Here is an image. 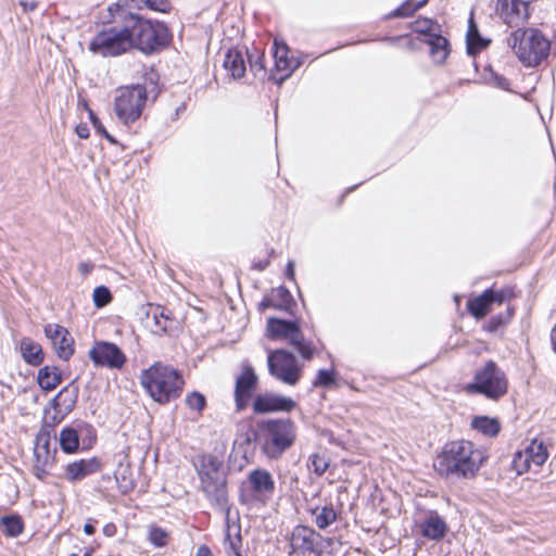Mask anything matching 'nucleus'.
I'll list each match as a JSON object with an SVG mask.
<instances>
[{
    "mask_svg": "<svg viewBox=\"0 0 556 556\" xmlns=\"http://www.w3.org/2000/svg\"><path fill=\"white\" fill-rule=\"evenodd\" d=\"M90 113V121L91 123L93 124V121H100L92 111L89 112Z\"/></svg>",
    "mask_w": 556,
    "mask_h": 556,
    "instance_id": "obj_64",
    "label": "nucleus"
},
{
    "mask_svg": "<svg viewBox=\"0 0 556 556\" xmlns=\"http://www.w3.org/2000/svg\"><path fill=\"white\" fill-rule=\"evenodd\" d=\"M198 475L201 482V491L211 506L225 516L229 515L230 504L223 460L212 454L200 456Z\"/></svg>",
    "mask_w": 556,
    "mask_h": 556,
    "instance_id": "obj_2",
    "label": "nucleus"
},
{
    "mask_svg": "<svg viewBox=\"0 0 556 556\" xmlns=\"http://www.w3.org/2000/svg\"><path fill=\"white\" fill-rule=\"evenodd\" d=\"M225 522H226V535H225V542H224L225 545L236 556H242L241 551H240L241 544H242L240 525L236 521H231L230 514L225 516Z\"/></svg>",
    "mask_w": 556,
    "mask_h": 556,
    "instance_id": "obj_26",
    "label": "nucleus"
},
{
    "mask_svg": "<svg viewBox=\"0 0 556 556\" xmlns=\"http://www.w3.org/2000/svg\"><path fill=\"white\" fill-rule=\"evenodd\" d=\"M313 470L316 475L321 476L329 467V463L324 456L319 454H313L311 457Z\"/></svg>",
    "mask_w": 556,
    "mask_h": 556,
    "instance_id": "obj_44",
    "label": "nucleus"
},
{
    "mask_svg": "<svg viewBox=\"0 0 556 556\" xmlns=\"http://www.w3.org/2000/svg\"><path fill=\"white\" fill-rule=\"evenodd\" d=\"M551 341L553 344V349L556 352V325L553 327V329L551 331Z\"/></svg>",
    "mask_w": 556,
    "mask_h": 556,
    "instance_id": "obj_59",
    "label": "nucleus"
},
{
    "mask_svg": "<svg viewBox=\"0 0 556 556\" xmlns=\"http://www.w3.org/2000/svg\"><path fill=\"white\" fill-rule=\"evenodd\" d=\"M88 355L97 367L121 369L127 362L125 353L116 344L108 341L94 342Z\"/></svg>",
    "mask_w": 556,
    "mask_h": 556,
    "instance_id": "obj_14",
    "label": "nucleus"
},
{
    "mask_svg": "<svg viewBox=\"0 0 556 556\" xmlns=\"http://www.w3.org/2000/svg\"><path fill=\"white\" fill-rule=\"evenodd\" d=\"M274 47L275 70L277 74H273L271 79L275 84L281 85L300 66V62L288 56L289 48L286 43H278L275 40Z\"/></svg>",
    "mask_w": 556,
    "mask_h": 556,
    "instance_id": "obj_18",
    "label": "nucleus"
},
{
    "mask_svg": "<svg viewBox=\"0 0 556 556\" xmlns=\"http://www.w3.org/2000/svg\"><path fill=\"white\" fill-rule=\"evenodd\" d=\"M295 438V425L291 419H276L262 425L255 441L267 457L277 459L292 446Z\"/></svg>",
    "mask_w": 556,
    "mask_h": 556,
    "instance_id": "obj_5",
    "label": "nucleus"
},
{
    "mask_svg": "<svg viewBox=\"0 0 556 556\" xmlns=\"http://www.w3.org/2000/svg\"><path fill=\"white\" fill-rule=\"evenodd\" d=\"M84 532L88 535H91L96 532V528L91 523H86L84 526Z\"/></svg>",
    "mask_w": 556,
    "mask_h": 556,
    "instance_id": "obj_58",
    "label": "nucleus"
},
{
    "mask_svg": "<svg viewBox=\"0 0 556 556\" xmlns=\"http://www.w3.org/2000/svg\"><path fill=\"white\" fill-rule=\"evenodd\" d=\"M420 531L426 539L440 541L447 532V525L437 511H430L428 517L420 523Z\"/></svg>",
    "mask_w": 556,
    "mask_h": 556,
    "instance_id": "obj_23",
    "label": "nucleus"
},
{
    "mask_svg": "<svg viewBox=\"0 0 556 556\" xmlns=\"http://www.w3.org/2000/svg\"><path fill=\"white\" fill-rule=\"evenodd\" d=\"M21 353L23 359L31 366H38L43 362L41 345L30 338H24L21 340Z\"/></svg>",
    "mask_w": 556,
    "mask_h": 556,
    "instance_id": "obj_30",
    "label": "nucleus"
},
{
    "mask_svg": "<svg viewBox=\"0 0 556 556\" xmlns=\"http://www.w3.org/2000/svg\"><path fill=\"white\" fill-rule=\"evenodd\" d=\"M60 446L64 453L71 454L79 447V435L76 429L65 427L62 429L59 438Z\"/></svg>",
    "mask_w": 556,
    "mask_h": 556,
    "instance_id": "obj_36",
    "label": "nucleus"
},
{
    "mask_svg": "<svg viewBox=\"0 0 556 556\" xmlns=\"http://www.w3.org/2000/svg\"><path fill=\"white\" fill-rule=\"evenodd\" d=\"M426 3H427V0H421V1L417 2L416 4H414V8L417 11V10L421 9Z\"/></svg>",
    "mask_w": 556,
    "mask_h": 556,
    "instance_id": "obj_60",
    "label": "nucleus"
},
{
    "mask_svg": "<svg viewBox=\"0 0 556 556\" xmlns=\"http://www.w3.org/2000/svg\"><path fill=\"white\" fill-rule=\"evenodd\" d=\"M223 66L233 79L242 78L247 72L243 53L238 49L227 51Z\"/></svg>",
    "mask_w": 556,
    "mask_h": 556,
    "instance_id": "obj_25",
    "label": "nucleus"
},
{
    "mask_svg": "<svg viewBox=\"0 0 556 556\" xmlns=\"http://www.w3.org/2000/svg\"><path fill=\"white\" fill-rule=\"evenodd\" d=\"M100 467V462L96 457L79 459L66 465L64 476L70 482H77L99 471Z\"/></svg>",
    "mask_w": 556,
    "mask_h": 556,
    "instance_id": "obj_21",
    "label": "nucleus"
},
{
    "mask_svg": "<svg viewBox=\"0 0 556 556\" xmlns=\"http://www.w3.org/2000/svg\"><path fill=\"white\" fill-rule=\"evenodd\" d=\"M273 299L277 304V308L287 309L292 302L290 291L285 287H278L273 290Z\"/></svg>",
    "mask_w": 556,
    "mask_h": 556,
    "instance_id": "obj_39",
    "label": "nucleus"
},
{
    "mask_svg": "<svg viewBox=\"0 0 556 556\" xmlns=\"http://www.w3.org/2000/svg\"><path fill=\"white\" fill-rule=\"evenodd\" d=\"M20 5L23 8L24 12H31L35 9H37L38 3L36 1H33V2L20 1Z\"/></svg>",
    "mask_w": 556,
    "mask_h": 556,
    "instance_id": "obj_52",
    "label": "nucleus"
},
{
    "mask_svg": "<svg viewBox=\"0 0 556 556\" xmlns=\"http://www.w3.org/2000/svg\"><path fill=\"white\" fill-rule=\"evenodd\" d=\"M195 556H214V555L208 546L201 545L198 547Z\"/></svg>",
    "mask_w": 556,
    "mask_h": 556,
    "instance_id": "obj_54",
    "label": "nucleus"
},
{
    "mask_svg": "<svg viewBox=\"0 0 556 556\" xmlns=\"http://www.w3.org/2000/svg\"><path fill=\"white\" fill-rule=\"evenodd\" d=\"M250 67L254 75H257L258 72L265 71V66L260 56L255 61L250 59Z\"/></svg>",
    "mask_w": 556,
    "mask_h": 556,
    "instance_id": "obj_50",
    "label": "nucleus"
},
{
    "mask_svg": "<svg viewBox=\"0 0 556 556\" xmlns=\"http://www.w3.org/2000/svg\"><path fill=\"white\" fill-rule=\"evenodd\" d=\"M517 59L526 67H536L547 59L551 42L536 28H517L506 39Z\"/></svg>",
    "mask_w": 556,
    "mask_h": 556,
    "instance_id": "obj_4",
    "label": "nucleus"
},
{
    "mask_svg": "<svg viewBox=\"0 0 556 556\" xmlns=\"http://www.w3.org/2000/svg\"><path fill=\"white\" fill-rule=\"evenodd\" d=\"M548 457V452L543 442L533 440L523 453L516 454L513 460V466L518 475L528 471L531 464L536 467L542 466Z\"/></svg>",
    "mask_w": 556,
    "mask_h": 556,
    "instance_id": "obj_16",
    "label": "nucleus"
},
{
    "mask_svg": "<svg viewBox=\"0 0 556 556\" xmlns=\"http://www.w3.org/2000/svg\"><path fill=\"white\" fill-rule=\"evenodd\" d=\"M333 543L332 538H326L307 526H296L290 538L292 552L304 556H323L325 553H330Z\"/></svg>",
    "mask_w": 556,
    "mask_h": 556,
    "instance_id": "obj_10",
    "label": "nucleus"
},
{
    "mask_svg": "<svg viewBox=\"0 0 556 556\" xmlns=\"http://www.w3.org/2000/svg\"><path fill=\"white\" fill-rule=\"evenodd\" d=\"M511 315H513V313L508 309L506 315L498 314L496 316L491 317V319L489 320V324L486 326L488 330L489 331L497 330L501 326H503L511 317Z\"/></svg>",
    "mask_w": 556,
    "mask_h": 556,
    "instance_id": "obj_45",
    "label": "nucleus"
},
{
    "mask_svg": "<svg viewBox=\"0 0 556 556\" xmlns=\"http://www.w3.org/2000/svg\"><path fill=\"white\" fill-rule=\"evenodd\" d=\"M296 403L291 397L275 393H264L255 396L253 410L255 414H267L273 412H291Z\"/></svg>",
    "mask_w": 556,
    "mask_h": 556,
    "instance_id": "obj_19",
    "label": "nucleus"
},
{
    "mask_svg": "<svg viewBox=\"0 0 556 556\" xmlns=\"http://www.w3.org/2000/svg\"><path fill=\"white\" fill-rule=\"evenodd\" d=\"M90 113V121L91 123L93 124V121H100L92 111L89 112Z\"/></svg>",
    "mask_w": 556,
    "mask_h": 556,
    "instance_id": "obj_63",
    "label": "nucleus"
},
{
    "mask_svg": "<svg viewBox=\"0 0 556 556\" xmlns=\"http://www.w3.org/2000/svg\"><path fill=\"white\" fill-rule=\"evenodd\" d=\"M269 374L281 382L295 386L301 377L296 357L286 350L269 351L267 357Z\"/></svg>",
    "mask_w": 556,
    "mask_h": 556,
    "instance_id": "obj_13",
    "label": "nucleus"
},
{
    "mask_svg": "<svg viewBox=\"0 0 556 556\" xmlns=\"http://www.w3.org/2000/svg\"><path fill=\"white\" fill-rule=\"evenodd\" d=\"M53 434V427L50 425H45L40 428L37 437L36 444L34 448L35 464L33 467V472L39 480L43 481L48 475L49 469L55 463L56 448L50 447Z\"/></svg>",
    "mask_w": 556,
    "mask_h": 556,
    "instance_id": "obj_12",
    "label": "nucleus"
},
{
    "mask_svg": "<svg viewBox=\"0 0 556 556\" xmlns=\"http://www.w3.org/2000/svg\"><path fill=\"white\" fill-rule=\"evenodd\" d=\"M248 482L257 495H271L275 491V481L269 471L262 468L253 469L248 475Z\"/></svg>",
    "mask_w": 556,
    "mask_h": 556,
    "instance_id": "obj_22",
    "label": "nucleus"
},
{
    "mask_svg": "<svg viewBox=\"0 0 556 556\" xmlns=\"http://www.w3.org/2000/svg\"><path fill=\"white\" fill-rule=\"evenodd\" d=\"M45 334L51 341L56 355L68 361L74 353V340L66 328L56 324L45 326Z\"/></svg>",
    "mask_w": 556,
    "mask_h": 556,
    "instance_id": "obj_17",
    "label": "nucleus"
},
{
    "mask_svg": "<svg viewBox=\"0 0 556 556\" xmlns=\"http://www.w3.org/2000/svg\"><path fill=\"white\" fill-rule=\"evenodd\" d=\"M432 22L428 18L418 20L415 22V30L420 33H428L431 29Z\"/></svg>",
    "mask_w": 556,
    "mask_h": 556,
    "instance_id": "obj_48",
    "label": "nucleus"
},
{
    "mask_svg": "<svg viewBox=\"0 0 556 556\" xmlns=\"http://www.w3.org/2000/svg\"><path fill=\"white\" fill-rule=\"evenodd\" d=\"M486 456L472 442L455 440L444 444L434 462V469L445 479H472Z\"/></svg>",
    "mask_w": 556,
    "mask_h": 556,
    "instance_id": "obj_1",
    "label": "nucleus"
},
{
    "mask_svg": "<svg viewBox=\"0 0 556 556\" xmlns=\"http://www.w3.org/2000/svg\"><path fill=\"white\" fill-rule=\"evenodd\" d=\"M93 127L97 130V132L103 135L110 142H115V139L106 131V129L100 121H93Z\"/></svg>",
    "mask_w": 556,
    "mask_h": 556,
    "instance_id": "obj_49",
    "label": "nucleus"
},
{
    "mask_svg": "<svg viewBox=\"0 0 556 556\" xmlns=\"http://www.w3.org/2000/svg\"><path fill=\"white\" fill-rule=\"evenodd\" d=\"M486 292H491L492 295H490L489 301L491 304L497 303L502 304L507 299V293L504 290H493V289H486Z\"/></svg>",
    "mask_w": 556,
    "mask_h": 556,
    "instance_id": "obj_47",
    "label": "nucleus"
},
{
    "mask_svg": "<svg viewBox=\"0 0 556 556\" xmlns=\"http://www.w3.org/2000/svg\"><path fill=\"white\" fill-rule=\"evenodd\" d=\"M148 538L150 543L153 544L154 546L163 547L167 544L168 533L157 526H150Z\"/></svg>",
    "mask_w": 556,
    "mask_h": 556,
    "instance_id": "obj_41",
    "label": "nucleus"
},
{
    "mask_svg": "<svg viewBox=\"0 0 556 556\" xmlns=\"http://www.w3.org/2000/svg\"><path fill=\"white\" fill-rule=\"evenodd\" d=\"M260 307L262 311L268 307H277L276 302H274V299H263V301L260 303Z\"/></svg>",
    "mask_w": 556,
    "mask_h": 556,
    "instance_id": "obj_56",
    "label": "nucleus"
},
{
    "mask_svg": "<svg viewBox=\"0 0 556 556\" xmlns=\"http://www.w3.org/2000/svg\"><path fill=\"white\" fill-rule=\"evenodd\" d=\"M268 334L271 339L285 338L296 349L304 359L314 355V345L304 339L296 323L279 318H269L267 323Z\"/></svg>",
    "mask_w": 556,
    "mask_h": 556,
    "instance_id": "obj_11",
    "label": "nucleus"
},
{
    "mask_svg": "<svg viewBox=\"0 0 556 556\" xmlns=\"http://www.w3.org/2000/svg\"><path fill=\"white\" fill-rule=\"evenodd\" d=\"M309 513L314 517L316 527L321 530L328 528L338 519V513L331 503L311 508Z\"/></svg>",
    "mask_w": 556,
    "mask_h": 556,
    "instance_id": "obj_29",
    "label": "nucleus"
},
{
    "mask_svg": "<svg viewBox=\"0 0 556 556\" xmlns=\"http://www.w3.org/2000/svg\"><path fill=\"white\" fill-rule=\"evenodd\" d=\"M471 427L475 430H477L488 437H495V435H497V433L501 430L498 420L495 418H490L488 416L475 417L471 420Z\"/></svg>",
    "mask_w": 556,
    "mask_h": 556,
    "instance_id": "obj_35",
    "label": "nucleus"
},
{
    "mask_svg": "<svg viewBox=\"0 0 556 556\" xmlns=\"http://www.w3.org/2000/svg\"><path fill=\"white\" fill-rule=\"evenodd\" d=\"M257 383L258 377L253 367L249 363H244L235 384V402L238 412L248 407Z\"/></svg>",
    "mask_w": 556,
    "mask_h": 556,
    "instance_id": "obj_15",
    "label": "nucleus"
},
{
    "mask_svg": "<svg viewBox=\"0 0 556 556\" xmlns=\"http://www.w3.org/2000/svg\"><path fill=\"white\" fill-rule=\"evenodd\" d=\"M80 269H81V271H83L84 274H89V273L91 271V268H90V267H88V265H86V264H81V265H80Z\"/></svg>",
    "mask_w": 556,
    "mask_h": 556,
    "instance_id": "obj_61",
    "label": "nucleus"
},
{
    "mask_svg": "<svg viewBox=\"0 0 556 556\" xmlns=\"http://www.w3.org/2000/svg\"><path fill=\"white\" fill-rule=\"evenodd\" d=\"M334 384V375L332 370L320 369L313 382L314 387L329 388Z\"/></svg>",
    "mask_w": 556,
    "mask_h": 556,
    "instance_id": "obj_43",
    "label": "nucleus"
},
{
    "mask_svg": "<svg viewBox=\"0 0 556 556\" xmlns=\"http://www.w3.org/2000/svg\"><path fill=\"white\" fill-rule=\"evenodd\" d=\"M268 265V262H265L264 264L260 263L257 265H255V267L258 269V270H263L266 268V266Z\"/></svg>",
    "mask_w": 556,
    "mask_h": 556,
    "instance_id": "obj_62",
    "label": "nucleus"
},
{
    "mask_svg": "<svg viewBox=\"0 0 556 556\" xmlns=\"http://www.w3.org/2000/svg\"><path fill=\"white\" fill-rule=\"evenodd\" d=\"M491 40L483 38L478 26L471 15L468 21V29L466 34L467 52L469 55H476L490 45Z\"/></svg>",
    "mask_w": 556,
    "mask_h": 556,
    "instance_id": "obj_27",
    "label": "nucleus"
},
{
    "mask_svg": "<svg viewBox=\"0 0 556 556\" xmlns=\"http://www.w3.org/2000/svg\"><path fill=\"white\" fill-rule=\"evenodd\" d=\"M508 381L505 372L493 361L477 370L473 381L466 386L469 394H483L490 400H498L507 393Z\"/></svg>",
    "mask_w": 556,
    "mask_h": 556,
    "instance_id": "obj_7",
    "label": "nucleus"
},
{
    "mask_svg": "<svg viewBox=\"0 0 556 556\" xmlns=\"http://www.w3.org/2000/svg\"><path fill=\"white\" fill-rule=\"evenodd\" d=\"M0 521L3 526V532L8 536L16 538L23 532V521L18 516H5Z\"/></svg>",
    "mask_w": 556,
    "mask_h": 556,
    "instance_id": "obj_38",
    "label": "nucleus"
},
{
    "mask_svg": "<svg viewBox=\"0 0 556 556\" xmlns=\"http://www.w3.org/2000/svg\"><path fill=\"white\" fill-rule=\"evenodd\" d=\"M428 43L433 61L438 64L443 63L450 53L448 40L441 35H432Z\"/></svg>",
    "mask_w": 556,
    "mask_h": 556,
    "instance_id": "obj_33",
    "label": "nucleus"
},
{
    "mask_svg": "<svg viewBox=\"0 0 556 556\" xmlns=\"http://www.w3.org/2000/svg\"><path fill=\"white\" fill-rule=\"evenodd\" d=\"M62 382V372L55 366H43L38 370L37 383L46 391L54 390Z\"/></svg>",
    "mask_w": 556,
    "mask_h": 556,
    "instance_id": "obj_28",
    "label": "nucleus"
},
{
    "mask_svg": "<svg viewBox=\"0 0 556 556\" xmlns=\"http://www.w3.org/2000/svg\"><path fill=\"white\" fill-rule=\"evenodd\" d=\"M416 12L414 4L410 1H405L402 5L396 8L390 16L392 17H408Z\"/></svg>",
    "mask_w": 556,
    "mask_h": 556,
    "instance_id": "obj_46",
    "label": "nucleus"
},
{
    "mask_svg": "<svg viewBox=\"0 0 556 556\" xmlns=\"http://www.w3.org/2000/svg\"><path fill=\"white\" fill-rule=\"evenodd\" d=\"M103 534L109 538L114 536L116 534V526L112 522L106 523L103 527Z\"/></svg>",
    "mask_w": 556,
    "mask_h": 556,
    "instance_id": "obj_51",
    "label": "nucleus"
},
{
    "mask_svg": "<svg viewBox=\"0 0 556 556\" xmlns=\"http://www.w3.org/2000/svg\"><path fill=\"white\" fill-rule=\"evenodd\" d=\"M115 480L123 494L131 492L136 486L134 472L129 464H119L115 470Z\"/></svg>",
    "mask_w": 556,
    "mask_h": 556,
    "instance_id": "obj_32",
    "label": "nucleus"
},
{
    "mask_svg": "<svg viewBox=\"0 0 556 556\" xmlns=\"http://www.w3.org/2000/svg\"><path fill=\"white\" fill-rule=\"evenodd\" d=\"M132 48L128 20L125 26H112L94 36L89 49L102 56H116Z\"/></svg>",
    "mask_w": 556,
    "mask_h": 556,
    "instance_id": "obj_8",
    "label": "nucleus"
},
{
    "mask_svg": "<svg viewBox=\"0 0 556 556\" xmlns=\"http://www.w3.org/2000/svg\"><path fill=\"white\" fill-rule=\"evenodd\" d=\"M529 3L521 0H502L500 15L509 26H517L529 17Z\"/></svg>",
    "mask_w": 556,
    "mask_h": 556,
    "instance_id": "obj_20",
    "label": "nucleus"
},
{
    "mask_svg": "<svg viewBox=\"0 0 556 556\" xmlns=\"http://www.w3.org/2000/svg\"><path fill=\"white\" fill-rule=\"evenodd\" d=\"M490 295H492V293L485 290L482 294L469 300L467 307L472 316L482 318L489 313L492 305L489 301Z\"/></svg>",
    "mask_w": 556,
    "mask_h": 556,
    "instance_id": "obj_34",
    "label": "nucleus"
},
{
    "mask_svg": "<svg viewBox=\"0 0 556 556\" xmlns=\"http://www.w3.org/2000/svg\"><path fill=\"white\" fill-rule=\"evenodd\" d=\"M128 24L131 31L132 48L146 54L159 51L170 40L169 30L162 23H152L138 15L130 14Z\"/></svg>",
    "mask_w": 556,
    "mask_h": 556,
    "instance_id": "obj_6",
    "label": "nucleus"
},
{
    "mask_svg": "<svg viewBox=\"0 0 556 556\" xmlns=\"http://www.w3.org/2000/svg\"><path fill=\"white\" fill-rule=\"evenodd\" d=\"M77 397L78 387L72 382L60 390V392L50 401V405L54 409L61 408L65 413H70L74 408Z\"/></svg>",
    "mask_w": 556,
    "mask_h": 556,
    "instance_id": "obj_24",
    "label": "nucleus"
},
{
    "mask_svg": "<svg viewBox=\"0 0 556 556\" xmlns=\"http://www.w3.org/2000/svg\"><path fill=\"white\" fill-rule=\"evenodd\" d=\"M93 303L98 308L104 307L112 301V293L105 286L94 288L92 294Z\"/></svg>",
    "mask_w": 556,
    "mask_h": 556,
    "instance_id": "obj_40",
    "label": "nucleus"
},
{
    "mask_svg": "<svg viewBox=\"0 0 556 556\" xmlns=\"http://www.w3.org/2000/svg\"><path fill=\"white\" fill-rule=\"evenodd\" d=\"M152 318L154 321V325L152 326V331L156 334H163L167 331L168 324L170 323V319L167 314H165L164 308H161L160 306L153 308L151 312ZM148 316H150V313H148Z\"/></svg>",
    "mask_w": 556,
    "mask_h": 556,
    "instance_id": "obj_37",
    "label": "nucleus"
},
{
    "mask_svg": "<svg viewBox=\"0 0 556 556\" xmlns=\"http://www.w3.org/2000/svg\"><path fill=\"white\" fill-rule=\"evenodd\" d=\"M76 132H77L78 137L81 139H87L89 137V130H88L87 126H83V125L77 126Z\"/></svg>",
    "mask_w": 556,
    "mask_h": 556,
    "instance_id": "obj_55",
    "label": "nucleus"
},
{
    "mask_svg": "<svg viewBox=\"0 0 556 556\" xmlns=\"http://www.w3.org/2000/svg\"><path fill=\"white\" fill-rule=\"evenodd\" d=\"M286 275L288 279H294V263L293 261H289L287 264Z\"/></svg>",
    "mask_w": 556,
    "mask_h": 556,
    "instance_id": "obj_57",
    "label": "nucleus"
},
{
    "mask_svg": "<svg viewBox=\"0 0 556 556\" xmlns=\"http://www.w3.org/2000/svg\"><path fill=\"white\" fill-rule=\"evenodd\" d=\"M494 79H495V85L497 87H500L502 89H507L508 88L509 81L505 77L495 75Z\"/></svg>",
    "mask_w": 556,
    "mask_h": 556,
    "instance_id": "obj_53",
    "label": "nucleus"
},
{
    "mask_svg": "<svg viewBox=\"0 0 556 556\" xmlns=\"http://www.w3.org/2000/svg\"><path fill=\"white\" fill-rule=\"evenodd\" d=\"M117 7L127 9H150L157 12H168L170 4L167 0H118Z\"/></svg>",
    "mask_w": 556,
    "mask_h": 556,
    "instance_id": "obj_31",
    "label": "nucleus"
},
{
    "mask_svg": "<svg viewBox=\"0 0 556 556\" xmlns=\"http://www.w3.org/2000/svg\"><path fill=\"white\" fill-rule=\"evenodd\" d=\"M186 404L190 409L201 412L206 404L205 397L199 392H191L186 397Z\"/></svg>",
    "mask_w": 556,
    "mask_h": 556,
    "instance_id": "obj_42",
    "label": "nucleus"
},
{
    "mask_svg": "<svg viewBox=\"0 0 556 556\" xmlns=\"http://www.w3.org/2000/svg\"><path fill=\"white\" fill-rule=\"evenodd\" d=\"M140 383L148 394L160 404L178 399L184 389L181 374L174 367L156 362L141 371Z\"/></svg>",
    "mask_w": 556,
    "mask_h": 556,
    "instance_id": "obj_3",
    "label": "nucleus"
},
{
    "mask_svg": "<svg viewBox=\"0 0 556 556\" xmlns=\"http://www.w3.org/2000/svg\"><path fill=\"white\" fill-rule=\"evenodd\" d=\"M114 100L116 116L124 124L136 122L142 114L147 102V89L142 85H132L117 89Z\"/></svg>",
    "mask_w": 556,
    "mask_h": 556,
    "instance_id": "obj_9",
    "label": "nucleus"
}]
</instances>
